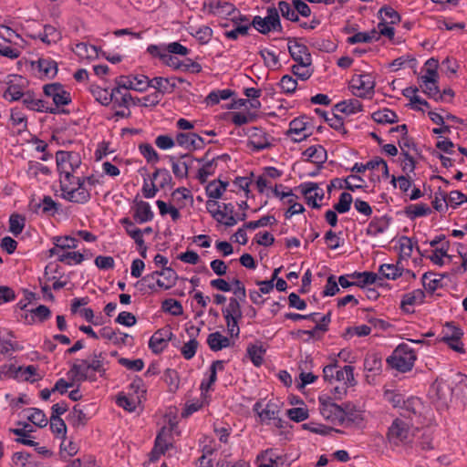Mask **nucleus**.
<instances>
[{"label":"nucleus","instance_id":"1","mask_svg":"<svg viewBox=\"0 0 467 467\" xmlns=\"http://www.w3.org/2000/svg\"><path fill=\"white\" fill-rule=\"evenodd\" d=\"M418 431L410 421L397 418L388 428L386 437L392 450H407L411 448Z\"/></svg>","mask_w":467,"mask_h":467},{"label":"nucleus","instance_id":"2","mask_svg":"<svg viewBox=\"0 0 467 467\" xmlns=\"http://www.w3.org/2000/svg\"><path fill=\"white\" fill-rule=\"evenodd\" d=\"M61 198L75 203H87L90 198V189L85 185V180L81 177H73L70 179H59Z\"/></svg>","mask_w":467,"mask_h":467},{"label":"nucleus","instance_id":"3","mask_svg":"<svg viewBox=\"0 0 467 467\" xmlns=\"http://www.w3.org/2000/svg\"><path fill=\"white\" fill-rule=\"evenodd\" d=\"M323 378L327 383H344L348 386H355L357 380L354 377V368L349 365L341 367L336 358L323 368Z\"/></svg>","mask_w":467,"mask_h":467},{"label":"nucleus","instance_id":"4","mask_svg":"<svg viewBox=\"0 0 467 467\" xmlns=\"http://www.w3.org/2000/svg\"><path fill=\"white\" fill-rule=\"evenodd\" d=\"M417 359L414 349L408 344H400L387 358L389 366L399 372H408L412 369Z\"/></svg>","mask_w":467,"mask_h":467},{"label":"nucleus","instance_id":"5","mask_svg":"<svg viewBox=\"0 0 467 467\" xmlns=\"http://www.w3.org/2000/svg\"><path fill=\"white\" fill-rule=\"evenodd\" d=\"M314 72L311 55L305 45L294 40V76L300 80L308 79Z\"/></svg>","mask_w":467,"mask_h":467},{"label":"nucleus","instance_id":"6","mask_svg":"<svg viewBox=\"0 0 467 467\" xmlns=\"http://www.w3.org/2000/svg\"><path fill=\"white\" fill-rule=\"evenodd\" d=\"M319 410L322 417L335 425H342L346 420L347 413L345 409L336 404L332 398L327 395H322L318 398Z\"/></svg>","mask_w":467,"mask_h":467},{"label":"nucleus","instance_id":"7","mask_svg":"<svg viewBox=\"0 0 467 467\" xmlns=\"http://www.w3.org/2000/svg\"><path fill=\"white\" fill-rule=\"evenodd\" d=\"M81 165V158L78 152L60 150L57 152V166L60 173L59 179L76 177L74 173Z\"/></svg>","mask_w":467,"mask_h":467},{"label":"nucleus","instance_id":"8","mask_svg":"<svg viewBox=\"0 0 467 467\" xmlns=\"http://www.w3.org/2000/svg\"><path fill=\"white\" fill-rule=\"evenodd\" d=\"M44 94L51 98L55 105L54 109H57V113H65V110H59V107L68 105L71 102V95L67 91L60 83L47 84L43 88ZM53 109V107H48Z\"/></svg>","mask_w":467,"mask_h":467},{"label":"nucleus","instance_id":"9","mask_svg":"<svg viewBox=\"0 0 467 467\" xmlns=\"http://www.w3.org/2000/svg\"><path fill=\"white\" fill-rule=\"evenodd\" d=\"M251 26L261 34H267L271 31L277 30L281 26L277 10L275 8H269L265 17L255 16L253 18Z\"/></svg>","mask_w":467,"mask_h":467},{"label":"nucleus","instance_id":"10","mask_svg":"<svg viewBox=\"0 0 467 467\" xmlns=\"http://www.w3.org/2000/svg\"><path fill=\"white\" fill-rule=\"evenodd\" d=\"M351 88L356 96L367 98L374 93L375 82L371 75L359 74L352 78Z\"/></svg>","mask_w":467,"mask_h":467},{"label":"nucleus","instance_id":"11","mask_svg":"<svg viewBox=\"0 0 467 467\" xmlns=\"http://www.w3.org/2000/svg\"><path fill=\"white\" fill-rule=\"evenodd\" d=\"M169 161L171 165V170L174 176L178 179L188 177L189 170L192 167L195 161H201L193 158L190 154H182L179 157L169 156Z\"/></svg>","mask_w":467,"mask_h":467},{"label":"nucleus","instance_id":"12","mask_svg":"<svg viewBox=\"0 0 467 467\" xmlns=\"http://www.w3.org/2000/svg\"><path fill=\"white\" fill-rule=\"evenodd\" d=\"M7 88L4 93V98L9 101L20 100L26 93V80L18 75L8 76Z\"/></svg>","mask_w":467,"mask_h":467},{"label":"nucleus","instance_id":"13","mask_svg":"<svg viewBox=\"0 0 467 467\" xmlns=\"http://www.w3.org/2000/svg\"><path fill=\"white\" fill-rule=\"evenodd\" d=\"M297 189L304 195L308 205L313 208H319L318 202L324 198V190L316 182H305L300 184Z\"/></svg>","mask_w":467,"mask_h":467},{"label":"nucleus","instance_id":"14","mask_svg":"<svg viewBox=\"0 0 467 467\" xmlns=\"http://www.w3.org/2000/svg\"><path fill=\"white\" fill-rule=\"evenodd\" d=\"M172 336L171 327H164L160 328L150 338L149 348L153 353L159 354L164 350Z\"/></svg>","mask_w":467,"mask_h":467},{"label":"nucleus","instance_id":"15","mask_svg":"<svg viewBox=\"0 0 467 467\" xmlns=\"http://www.w3.org/2000/svg\"><path fill=\"white\" fill-rule=\"evenodd\" d=\"M254 411L258 415L261 422L270 423L271 420H277L275 425L282 427L275 404L268 402L265 405L262 401H258L254 405Z\"/></svg>","mask_w":467,"mask_h":467},{"label":"nucleus","instance_id":"16","mask_svg":"<svg viewBox=\"0 0 467 467\" xmlns=\"http://www.w3.org/2000/svg\"><path fill=\"white\" fill-rule=\"evenodd\" d=\"M248 138V146L254 151H260L271 146L267 134L259 128H250Z\"/></svg>","mask_w":467,"mask_h":467},{"label":"nucleus","instance_id":"17","mask_svg":"<svg viewBox=\"0 0 467 467\" xmlns=\"http://www.w3.org/2000/svg\"><path fill=\"white\" fill-rule=\"evenodd\" d=\"M295 150L301 151V160L304 161L321 164L327 159V152L325 149L320 145H312L305 150L301 147H294V151Z\"/></svg>","mask_w":467,"mask_h":467},{"label":"nucleus","instance_id":"18","mask_svg":"<svg viewBox=\"0 0 467 467\" xmlns=\"http://www.w3.org/2000/svg\"><path fill=\"white\" fill-rule=\"evenodd\" d=\"M175 142L186 150L201 149L203 146V139L196 133L180 132L176 135Z\"/></svg>","mask_w":467,"mask_h":467},{"label":"nucleus","instance_id":"19","mask_svg":"<svg viewBox=\"0 0 467 467\" xmlns=\"http://www.w3.org/2000/svg\"><path fill=\"white\" fill-rule=\"evenodd\" d=\"M306 117L294 119V142H300L312 135L313 126Z\"/></svg>","mask_w":467,"mask_h":467},{"label":"nucleus","instance_id":"20","mask_svg":"<svg viewBox=\"0 0 467 467\" xmlns=\"http://www.w3.org/2000/svg\"><path fill=\"white\" fill-rule=\"evenodd\" d=\"M425 298V292L422 289H415L412 292L402 296L400 308L406 313L412 312L411 306L420 305Z\"/></svg>","mask_w":467,"mask_h":467},{"label":"nucleus","instance_id":"21","mask_svg":"<svg viewBox=\"0 0 467 467\" xmlns=\"http://www.w3.org/2000/svg\"><path fill=\"white\" fill-rule=\"evenodd\" d=\"M133 212L134 220L140 224L150 222L154 216L150 203L144 201L137 202L133 207Z\"/></svg>","mask_w":467,"mask_h":467},{"label":"nucleus","instance_id":"22","mask_svg":"<svg viewBox=\"0 0 467 467\" xmlns=\"http://www.w3.org/2000/svg\"><path fill=\"white\" fill-rule=\"evenodd\" d=\"M21 100L23 105L30 110L45 111L52 114H57L58 112L57 109H49L46 106V102L44 100L35 99L33 94L30 92H26Z\"/></svg>","mask_w":467,"mask_h":467},{"label":"nucleus","instance_id":"23","mask_svg":"<svg viewBox=\"0 0 467 467\" xmlns=\"http://www.w3.org/2000/svg\"><path fill=\"white\" fill-rule=\"evenodd\" d=\"M178 275L176 272L171 267H164L161 271H159L156 284L159 288L167 290L171 288L175 284Z\"/></svg>","mask_w":467,"mask_h":467},{"label":"nucleus","instance_id":"24","mask_svg":"<svg viewBox=\"0 0 467 467\" xmlns=\"http://www.w3.org/2000/svg\"><path fill=\"white\" fill-rule=\"evenodd\" d=\"M150 88L156 89V93L170 94L176 88V84L173 78L155 77L150 79Z\"/></svg>","mask_w":467,"mask_h":467},{"label":"nucleus","instance_id":"25","mask_svg":"<svg viewBox=\"0 0 467 467\" xmlns=\"http://www.w3.org/2000/svg\"><path fill=\"white\" fill-rule=\"evenodd\" d=\"M32 65L36 67L41 77L52 78L57 73V64L51 58L41 57L36 62H33Z\"/></svg>","mask_w":467,"mask_h":467},{"label":"nucleus","instance_id":"26","mask_svg":"<svg viewBox=\"0 0 467 467\" xmlns=\"http://www.w3.org/2000/svg\"><path fill=\"white\" fill-rule=\"evenodd\" d=\"M224 368V361L223 360H215L212 363L209 372L210 375L208 379H202L200 389L202 392H207L211 387L214 384L217 379V371H222Z\"/></svg>","mask_w":467,"mask_h":467},{"label":"nucleus","instance_id":"27","mask_svg":"<svg viewBox=\"0 0 467 467\" xmlns=\"http://www.w3.org/2000/svg\"><path fill=\"white\" fill-rule=\"evenodd\" d=\"M88 362L81 359L78 363L72 364L67 375L72 380L85 381L88 379Z\"/></svg>","mask_w":467,"mask_h":467},{"label":"nucleus","instance_id":"28","mask_svg":"<svg viewBox=\"0 0 467 467\" xmlns=\"http://www.w3.org/2000/svg\"><path fill=\"white\" fill-rule=\"evenodd\" d=\"M420 87L421 90L431 99L436 101H442V95H441L440 88L437 85L438 80L434 78H427V80L420 79Z\"/></svg>","mask_w":467,"mask_h":467},{"label":"nucleus","instance_id":"29","mask_svg":"<svg viewBox=\"0 0 467 467\" xmlns=\"http://www.w3.org/2000/svg\"><path fill=\"white\" fill-rule=\"evenodd\" d=\"M432 389L435 391L438 400L442 406H447L452 396V389L446 382L436 381L432 385Z\"/></svg>","mask_w":467,"mask_h":467},{"label":"nucleus","instance_id":"30","mask_svg":"<svg viewBox=\"0 0 467 467\" xmlns=\"http://www.w3.org/2000/svg\"><path fill=\"white\" fill-rule=\"evenodd\" d=\"M207 344L213 351H219L230 347L231 341L227 337L222 335L220 332H213L209 334L207 337Z\"/></svg>","mask_w":467,"mask_h":467},{"label":"nucleus","instance_id":"31","mask_svg":"<svg viewBox=\"0 0 467 467\" xmlns=\"http://www.w3.org/2000/svg\"><path fill=\"white\" fill-rule=\"evenodd\" d=\"M389 226V219L386 216L377 217L371 220L367 227V234L377 236L384 233Z\"/></svg>","mask_w":467,"mask_h":467},{"label":"nucleus","instance_id":"32","mask_svg":"<svg viewBox=\"0 0 467 467\" xmlns=\"http://www.w3.org/2000/svg\"><path fill=\"white\" fill-rule=\"evenodd\" d=\"M202 6L213 14H231L234 11L233 5L220 0H204Z\"/></svg>","mask_w":467,"mask_h":467},{"label":"nucleus","instance_id":"33","mask_svg":"<svg viewBox=\"0 0 467 467\" xmlns=\"http://www.w3.org/2000/svg\"><path fill=\"white\" fill-rule=\"evenodd\" d=\"M158 275L159 271H154L151 274L143 276L140 281L136 283V286L139 287V290L142 293H147L148 291H156L158 287L156 284Z\"/></svg>","mask_w":467,"mask_h":467},{"label":"nucleus","instance_id":"34","mask_svg":"<svg viewBox=\"0 0 467 467\" xmlns=\"http://www.w3.org/2000/svg\"><path fill=\"white\" fill-rule=\"evenodd\" d=\"M120 223L125 227L127 234L134 240L136 244L139 247H142L144 244L142 231L137 228L129 218H123Z\"/></svg>","mask_w":467,"mask_h":467},{"label":"nucleus","instance_id":"35","mask_svg":"<svg viewBox=\"0 0 467 467\" xmlns=\"http://www.w3.org/2000/svg\"><path fill=\"white\" fill-rule=\"evenodd\" d=\"M450 248V242H442L441 245L436 247L433 251L432 254L429 256L430 260L439 265L442 266L444 265L443 258L446 257L448 259H451V256L448 254Z\"/></svg>","mask_w":467,"mask_h":467},{"label":"nucleus","instance_id":"36","mask_svg":"<svg viewBox=\"0 0 467 467\" xmlns=\"http://www.w3.org/2000/svg\"><path fill=\"white\" fill-rule=\"evenodd\" d=\"M227 185L228 182H223L220 180H214L209 182L205 189L207 196L214 200L220 199L226 190Z\"/></svg>","mask_w":467,"mask_h":467},{"label":"nucleus","instance_id":"37","mask_svg":"<svg viewBox=\"0 0 467 467\" xmlns=\"http://www.w3.org/2000/svg\"><path fill=\"white\" fill-rule=\"evenodd\" d=\"M362 105L358 99H349L337 103L335 110L347 115L354 114L361 110Z\"/></svg>","mask_w":467,"mask_h":467},{"label":"nucleus","instance_id":"38","mask_svg":"<svg viewBox=\"0 0 467 467\" xmlns=\"http://www.w3.org/2000/svg\"><path fill=\"white\" fill-rule=\"evenodd\" d=\"M349 276L356 279L357 285L360 287L374 284L379 279L378 275L372 272H354Z\"/></svg>","mask_w":467,"mask_h":467},{"label":"nucleus","instance_id":"39","mask_svg":"<svg viewBox=\"0 0 467 467\" xmlns=\"http://www.w3.org/2000/svg\"><path fill=\"white\" fill-rule=\"evenodd\" d=\"M400 409L403 410L401 413L404 416L410 417V414H417L421 409V401L419 398L410 397L404 400Z\"/></svg>","mask_w":467,"mask_h":467},{"label":"nucleus","instance_id":"40","mask_svg":"<svg viewBox=\"0 0 467 467\" xmlns=\"http://www.w3.org/2000/svg\"><path fill=\"white\" fill-rule=\"evenodd\" d=\"M67 420L70 425L78 428L84 426L87 423L88 418L83 410L80 409L78 405H76L69 412Z\"/></svg>","mask_w":467,"mask_h":467},{"label":"nucleus","instance_id":"41","mask_svg":"<svg viewBox=\"0 0 467 467\" xmlns=\"http://www.w3.org/2000/svg\"><path fill=\"white\" fill-rule=\"evenodd\" d=\"M26 172L28 177L36 178L40 173L47 176L51 173V171L40 162L29 161L26 164Z\"/></svg>","mask_w":467,"mask_h":467},{"label":"nucleus","instance_id":"42","mask_svg":"<svg viewBox=\"0 0 467 467\" xmlns=\"http://www.w3.org/2000/svg\"><path fill=\"white\" fill-rule=\"evenodd\" d=\"M73 50L81 58H93L99 56V50L95 46L84 42L78 43Z\"/></svg>","mask_w":467,"mask_h":467},{"label":"nucleus","instance_id":"43","mask_svg":"<svg viewBox=\"0 0 467 467\" xmlns=\"http://www.w3.org/2000/svg\"><path fill=\"white\" fill-rule=\"evenodd\" d=\"M372 119L378 123H394L398 121L397 114L393 110L386 108L374 112Z\"/></svg>","mask_w":467,"mask_h":467},{"label":"nucleus","instance_id":"44","mask_svg":"<svg viewBox=\"0 0 467 467\" xmlns=\"http://www.w3.org/2000/svg\"><path fill=\"white\" fill-rule=\"evenodd\" d=\"M37 209H41L43 214L50 215L58 211L59 204L51 196L46 195L41 202L36 205V212H37Z\"/></svg>","mask_w":467,"mask_h":467},{"label":"nucleus","instance_id":"45","mask_svg":"<svg viewBox=\"0 0 467 467\" xmlns=\"http://www.w3.org/2000/svg\"><path fill=\"white\" fill-rule=\"evenodd\" d=\"M222 312L223 317H234L236 319H242L243 317L241 305L237 298L231 297L227 306Z\"/></svg>","mask_w":467,"mask_h":467},{"label":"nucleus","instance_id":"46","mask_svg":"<svg viewBox=\"0 0 467 467\" xmlns=\"http://www.w3.org/2000/svg\"><path fill=\"white\" fill-rule=\"evenodd\" d=\"M431 213V208L425 203L410 204L406 208V214L410 219L426 216Z\"/></svg>","mask_w":467,"mask_h":467},{"label":"nucleus","instance_id":"47","mask_svg":"<svg viewBox=\"0 0 467 467\" xmlns=\"http://www.w3.org/2000/svg\"><path fill=\"white\" fill-rule=\"evenodd\" d=\"M265 353V349L263 348L262 344H254L247 348V354L256 367L262 364Z\"/></svg>","mask_w":467,"mask_h":467},{"label":"nucleus","instance_id":"48","mask_svg":"<svg viewBox=\"0 0 467 467\" xmlns=\"http://www.w3.org/2000/svg\"><path fill=\"white\" fill-rule=\"evenodd\" d=\"M27 420L37 427L43 428L47 424L46 414L39 409H28Z\"/></svg>","mask_w":467,"mask_h":467},{"label":"nucleus","instance_id":"49","mask_svg":"<svg viewBox=\"0 0 467 467\" xmlns=\"http://www.w3.org/2000/svg\"><path fill=\"white\" fill-rule=\"evenodd\" d=\"M22 371V367H16L14 364L3 365L0 367V379H5L14 378L16 379H20L23 378V375H20Z\"/></svg>","mask_w":467,"mask_h":467},{"label":"nucleus","instance_id":"50","mask_svg":"<svg viewBox=\"0 0 467 467\" xmlns=\"http://www.w3.org/2000/svg\"><path fill=\"white\" fill-rule=\"evenodd\" d=\"M331 320V314L327 313L324 315L320 319L317 317V322H314L316 325L311 330H298V333L307 334L310 337H313L317 331H327V326Z\"/></svg>","mask_w":467,"mask_h":467},{"label":"nucleus","instance_id":"51","mask_svg":"<svg viewBox=\"0 0 467 467\" xmlns=\"http://www.w3.org/2000/svg\"><path fill=\"white\" fill-rule=\"evenodd\" d=\"M161 308L164 312H168L175 317L183 314V308L182 304L179 301L172 298L165 299L162 302Z\"/></svg>","mask_w":467,"mask_h":467},{"label":"nucleus","instance_id":"52","mask_svg":"<svg viewBox=\"0 0 467 467\" xmlns=\"http://www.w3.org/2000/svg\"><path fill=\"white\" fill-rule=\"evenodd\" d=\"M379 15L382 19L381 23L396 24L400 17L397 11L390 6H383L379 9Z\"/></svg>","mask_w":467,"mask_h":467},{"label":"nucleus","instance_id":"53","mask_svg":"<svg viewBox=\"0 0 467 467\" xmlns=\"http://www.w3.org/2000/svg\"><path fill=\"white\" fill-rule=\"evenodd\" d=\"M216 160L213 159L206 163L203 164V166L199 169L197 178L200 181L201 183H204L209 176H212L214 173L215 166H216Z\"/></svg>","mask_w":467,"mask_h":467},{"label":"nucleus","instance_id":"54","mask_svg":"<svg viewBox=\"0 0 467 467\" xmlns=\"http://www.w3.org/2000/svg\"><path fill=\"white\" fill-rule=\"evenodd\" d=\"M222 213L224 215V219L223 223L224 225L231 227L237 223V219L235 218L234 206L232 203H223L221 206Z\"/></svg>","mask_w":467,"mask_h":467},{"label":"nucleus","instance_id":"55","mask_svg":"<svg viewBox=\"0 0 467 467\" xmlns=\"http://www.w3.org/2000/svg\"><path fill=\"white\" fill-rule=\"evenodd\" d=\"M25 227V218L14 213L9 218V231L16 236L20 234Z\"/></svg>","mask_w":467,"mask_h":467},{"label":"nucleus","instance_id":"56","mask_svg":"<svg viewBox=\"0 0 467 467\" xmlns=\"http://www.w3.org/2000/svg\"><path fill=\"white\" fill-rule=\"evenodd\" d=\"M353 202L352 195L348 192H342L338 202L334 205V209L339 213H348Z\"/></svg>","mask_w":467,"mask_h":467},{"label":"nucleus","instance_id":"57","mask_svg":"<svg viewBox=\"0 0 467 467\" xmlns=\"http://www.w3.org/2000/svg\"><path fill=\"white\" fill-rule=\"evenodd\" d=\"M140 154L147 160L148 162L156 163L160 158L154 148L149 143H143L139 146Z\"/></svg>","mask_w":467,"mask_h":467},{"label":"nucleus","instance_id":"58","mask_svg":"<svg viewBox=\"0 0 467 467\" xmlns=\"http://www.w3.org/2000/svg\"><path fill=\"white\" fill-rule=\"evenodd\" d=\"M379 273L387 279H396L401 275V270L395 265L384 264L379 267Z\"/></svg>","mask_w":467,"mask_h":467},{"label":"nucleus","instance_id":"59","mask_svg":"<svg viewBox=\"0 0 467 467\" xmlns=\"http://www.w3.org/2000/svg\"><path fill=\"white\" fill-rule=\"evenodd\" d=\"M244 94L249 99V107L254 109H257L261 107V103L258 100V98L261 96V89L254 88H244Z\"/></svg>","mask_w":467,"mask_h":467},{"label":"nucleus","instance_id":"60","mask_svg":"<svg viewBox=\"0 0 467 467\" xmlns=\"http://www.w3.org/2000/svg\"><path fill=\"white\" fill-rule=\"evenodd\" d=\"M418 432H420V431ZM432 441L433 438L431 431L430 430H423L416 443L421 450L428 451L434 448Z\"/></svg>","mask_w":467,"mask_h":467},{"label":"nucleus","instance_id":"61","mask_svg":"<svg viewBox=\"0 0 467 467\" xmlns=\"http://www.w3.org/2000/svg\"><path fill=\"white\" fill-rule=\"evenodd\" d=\"M53 243L61 250L72 249L78 246V240L70 236H56L53 238Z\"/></svg>","mask_w":467,"mask_h":467},{"label":"nucleus","instance_id":"62","mask_svg":"<svg viewBox=\"0 0 467 467\" xmlns=\"http://www.w3.org/2000/svg\"><path fill=\"white\" fill-rule=\"evenodd\" d=\"M84 259V254L79 252H62L61 254H59V261L69 265L73 263L80 264Z\"/></svg>","mask_w":467,"mask_h":467},{"label":"nucleus","instance_id":"63","mask_svg":"<svg viewBox=\"0 0 467 467\" xmlns=\"http://www.w3.org/2000/svg\"><path fill=\"white\" fill-rule=\"evenodd\" d=\"M206 209L213 219H215L218 223H223L224 215L222 213L221 205L218 204L216 200L213 199L207 201Z\"/></svg>","mask_w":467,"mask_h":467},{"label":"nucleus","instance_id":"64","mask_svg":"<svg viewBox=\"0 0 467 467\" xmlns=\"http://www.w3.org/2000/svg\"><path fill=\"white\" fill-rule=\"evenodd\" d=\"M133 90L144 92L150 88V79L145 75L132 76Z\"/></svg>","mask_w":467,"mask_h":467}]
</instances>
